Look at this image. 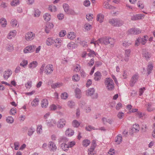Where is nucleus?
Returning a JSON list of instances; mask_svg holds the SVG:
<instances>
[{"mask_svg":"<svg viewBox=\"0 0 155 155\" xmlns=\"http://www.w3.org/2000/svg\"><path fill=\"white\" fill-rule=\"evenodd\" d=\"M109 23L113 26L119 27L124 24V21L118 18H112L109 21Z\"/></svg>","mask_w":155,"mask_h":155,"instance_id":"nucleus-1","label":"nucleus"},{"mask_svg":"<svg viewBox=\"0 0 155 155\" xmlns=\"http://www.w3.org/2000/svg\"><path fill=\"white\" fill-rule=\"evenodd\" d=\"M105 84L107 89L109 91H112L114 88L113 81L110 78H107L105 79Z\"/></svg>","mask_w":155,"mask_h":155,"instance_id":"nucleus-2","label":"nucleus"},{"mask_svg":"<svg viewBox=\"0 0 155 155\" xmlns=\"http://www.w3.org/2000/svg\"><path fill=\"white\" fill-rule=\"evenodd\" d=\"M98 41L101 44L108 45L109 44L113 45L114 43V40L111 38H103L98 39Z\"/></svg>","mask_w":155,"mask_h":155,"instance_id":"nucleus-3","label":"nucleus"},{"mask_svg":"<svg viewBox=\"0 0 155 155\" xmlns=\"http://www.w3.org/2000/svg\"><path fill=\"white\" fill-rule=\"evenodd\" d=\"M148 38L147 35H145L143 38L139 37L135 42V45L138 46L141 43L142 45H144L147 42Z\"/></svg>","mask_w":155,"mask_h":155,"instance_id":"nucleus-4","label":"nucleus"},{"mask_svg":"<svg viewBox=\"0 0 155 155\" xmlns=\"http://www.w3.org/2000/svg\"><path fill=\"white\" fill-rule=\"evenodd\" d=\"M36 48V46L35 45L28 46L24 49L23 52L25 53H27L28 52H31L34 51Z\"/></svg>","mask_w":155,"mask_h":155,"instance_id":"nucleus-5","label":"nucleus"},{"mask_svg":"<svg viewBox=\"0 0 155 155\" xmlns=\"http://www.w3.org/2000/svg\"><path fill=\"white\" fill-rule=\"evenodd\" d=\"M129 33L133 35H136L140 34L141 31L139 28H132L128 31Z\"/></svg>","mask_w":155,"mask_h":155,"instance_id":"nucleus-6","label":"nucleus"},{"mask_svg":"<svg viewBox=\"0 0 155 155\" xmlns=\"http://www.w3.org/2000/svg\"><path fill=\"white\" fill-rule=\"evenodd\" d=\"M139 76L138 74H136L133 76L130 81V86L133 87L134 86Z\"/></svg>","mask_w":155,"mask_h":155,"instance_id":"nucleus-7","label":"nucleus"},{"mask_svg":"<svg viewBox=\"0 0 155 155\" xmlns=\"http://www.w3.org/2000/svg\"><path fill=\"white\" fill-rule=\"evenodd\" d=\"M65 120L63 118L61 119L58 122L57 127L58 128H62L65 125Z\"/></svg>","mask_w":155,"mask_h":155,"instance_id":"nucleus-8","label":"nucleus"},{"mask_svg":"<svg viewBox=\"0 0 155 155\" xmlns=\"http://www.w3.org/2000/svg\"><path fill=\"white\" fill-rule=\"evenodd\" d=\"M54 70L53 67L52 65H48L45 67V72L46 74H51Z\"/></svg>","mask_w":155,"mask_h":155,"instance_id":"nucleus-9","label":"nucleus"},{"mask_svg":"<svg viewBox=\"0 0 155 155\" xmlns=\"http://www.w3.org/2000/svg\"><path fill=\"white\" fill-rule=\"evenodd\" d=\"M35 37V34L32 32H28L25 35V38L27 40H31Z\"/></svg>","mask_w":155,"mask_h":155,"instance_id":"nucleus-10","label":"nucleus"},{"mask_svg":"<svg viewBox=\"0 0 155 155\" xmlns=\"http://www.w3.org/2000/svg\"><path fill=\"white\" fill-rule=\"evenodd\" d=\"M48 147L50 151H55L56 150V146L54 143L53 142L50 141L49 142L48 144Z\"/></svg>","mask_w":155,"mask_h":155,"instance_id":"nucleus-11","label":"nucleus"},{"mask_svg":"<svg viewBox=\"0 0 155 155\" xmlns=\"http://www.w3.org/2000/svg\"><path fill=\"white\" fill-rule=\"evenodd\" d=\"M12 74V72L11 70H8L7 71H5L3 74L4 78L5 80L7 79Z\"/></svg>","mask_w":155,"mask_h":155,"instance_id":"nucleus-12","label":"nucleus"},{"mask_svg":"<svg viewBox=\"0 0 155 155\" xmlns=\"http://www.w3.org/2000/svg\"><path fill=\"white\" fill-rule=\"evenodd\" d=\"M94 79L96 81H99L101 76V73L99 71H97L95 72L94 74Z\"/></svg>","mask_w":155,"mask_h":155,"instance_id":"nucleus-13","label":"nucleus"},{"mask_svg":"<svg viewBox=\"0 0 155 155\" xmlns=\"http://www.w3.org/2000/svg\"><path fill=\"white\" fill-rule=\"evenodd\" d=\"M95 91V89L94 88H89L86 91V95L88 96H92Z\"/></svg>","mask_w":155,"mask_h":155,"instance_id":"nucleus-14","label":"nucleus"},{"mask_svg":"<svg viewBox=\"0 0 155 155\" xmlns=\"http://www.w3.org/2000/svg\"><path fill=\"white\" fill-rule=\"evenodd\" d=\"M53 24L51 23H49L47 24L45 28V30L46 32L47 33H49V30H48L47 28H48L50 30L52 29L54 27Z\"/></svg>","mask_w":155,"mask_h":155,"instance_id":"nucleus-15","label":"nucleus"},{"mask_svg":"<svg viewBox=\"0 0 155 155\" xmlns=\"http://www.w3.org/2000/svg\"><path fill=\"white\" fill-rule=\"evenodd\" d=\"M54 45L58 48H59L61 45V41L60 39H57L54 40Z\"/></svg>","mask_w":155,"mask_h":155,"instance_id":"nucleus-16","label":"nucleus"},{"mask_svg":"<svg viewBox=\"0 0 155 155\" xmlns=\"http://www.w3.org/2000/svg\"><path fill=\"white\" fill-rule=\"evenodd\" d=\"M104 18V15L101 14H98L97 16V20L99 21L100 23H102L103 21Z\"/></svg>","mask_w":155,"mask_h":155,"instance_id":"nucleus-17","label":"nucleus"},{"mask_svg":"<svg viewBox=\"0 0 155 155\" xmlns=\"http://www.w3.org/2000/svg\"><path fill=\"white\" fill-rule=\"evenodd\" d=\"M76 97L78 99L81 97V90L78 88H77L75 90Z\"/></svg>","mask_w":155,"mask_h":155,"instance_id":"nucleus-18","label":"nucleus"},{"mask_svg":"<svg viewBox=\"0 0 155 155\" xmlns=\"http://www.w3.org/2000/svg\"><path fill=\"white\" fill-rule=\"evenodd\" d=\"M153 65L151 63L149 64L147 66V75H148L150 74L151 72L153 69Z\"/></svg>","mask_w":155,"mask_h":155,"instance_id":"nucleus-19","label":"nucleus"},{"mask_svg":"<svg viewBox=\"0 0 155 155\" xmlns=\"http://www.w3.org/2000/svg\"><path fill=\"white\" fill-rule=\"evenodd\" d=\"M141 14H136L132 16L131 19L132 21H135L141 19Z\"/></svg>","mask_w":155,"mask_h":155,"instance_id":"nucleus-20","label":"nucleus"},{"mask_svg":"<svg viewBox=\"0 0 155 155\" xmlns=\"http://www.w3.org/2000/svg\"><path fill=\"white\" fill-rule=\"evenodd\" d=\"M41 106L43 108H46L48 106V102L46 99H43L41 102Z\"/></svg>","mask_w":155,"mask_h":155,"instance_id":"nucleus-21","label":"nucleus"},{"mask_svg":"<svg viewBox=\"0 0 155 155\" xmlns=\"http://www.w3.org/2000/svg\"><path fill=\"white\" fill-rule=\"evenodd\" d=\"M74 133V131L71 129L68 128L65 131V134L69 137L72 136Z\"/></svg>","mask_w":155,"mask_h":155,"instance_id":"nucleus-22","label":"nucleus"},{"mask_svg":"<svg viewBox=\"0 0 155 155\" xmlns=\"http://www.w3.org/2000/svg\"><path fill=\"white\" fill-rule=\"evenodd\" d=\"M67 47L69 49H73L76 48L77 45L74 42H71L68 44Z\"/></svg>","mask_w":155,"mask_h":155,"instance_id":"nucleus-23","label":"nucleus"},{"mask_svg":"<svg viewBox=\"0 0 155 155\" xmlns=\"http://www.w3.org/2000/svg\"><path fill=\"white\" fill-rule=\"evenodd\" d=\"M54 40L52 38H48L46 41V44L48 46L51 45L54 43Z\"/></svg>","mask_w":155,"mask_h":155,"instance_id":"nucleus-24","label":"nucleus"},{"mask_svg":"<svg viewBox=\"0 0 155 155\" xmlns=\"http://www.w3.org/2000/svg\"><path fill=\"white\" fill-rule=\"evenodd\" d=\"M61 147L62 149L64 151L67 150L69 148L68 144L64 143H62L61 144Z\"/></svg>","mask_w":155,"mask_h":155,"instance_id":"nucleus-25","label":"nucleus"},{"mask_svg":"<svg viewBox=\"0 0 155 155\" xmlns=\"http://www.w3.org/2000/svg\"><path fill=\"white\" fill-rule=\"evenodd\" d=\"M39 100L38 98H35L31 102V105L32 107H35L38 104Z\"/></svg>","mask_w":155,"mask_h":155,"instance_id":"nucleus-26","label":"nucleus"},{"mask_svg":"<svg viewBox=\"0 0 155 155\" xmlns=\"http://www.w3.org/2000/svg\"><path fill=\"white\" fill-rule=\"evenodd\" d=\"M6 19L4 18H2L0 19V23L2 27H6L7 24Z\"/></svg>","mask_w":155,"mask_h":155,"instance_id":"nucleus-27","label":"nucleus"},{"mask_svg":"<svg viewBox=\"0 0 155 155\" xmlns=\"http://www.w3.org/2000/svg\"><path fill=\"white\" fill-rule=\"evenodd\" d=\"M38 64L36 61H33L29 64V68H35L37 66Z\"/></svg>","mask_w":155,"mask_h":155,"instance_id":"nucleus-28","label":"nucleus"},{"mask_svg":"<svg viewBox=\"0 0 155 155\" xmlns=\"http://www.w3.org/2000/svg\"><path fill=\"white\" fill-rule=\"evenodd\" d=\"M67 37L68 38L71 40H73L74 38L75 37V35L74 32H71L67 35Z\"/></svg>","mask_w":155,"mask_h":155,"instance_id":"nucleus-29","label":"nucleus"},{"mask_svg":"<svg viewBox=\"0 0 155 155\" xmlns=\"http://www.w3.org/2000/svg\"><path fill=\"white\" fill-rule=\"evenodd\" d=\"M143 55L147 60H148L151 57V54L149 53L147 51H146L145 52L143 53Z\"/></svg>","mask_w":155,"mask_h":155,"instance_id":"nucleus-30","label":"nucleus"},{"mask_svg":"<svg viewBox=\"0 0 155 155\" xmlns=\"http://www.w3.org/2000/svg\"><path fill=\"white\" fill-rule=\"evenodd\" d=\"M16 32L15 30L11 31L8 35V38L9 39L12 38V37H14L16 35Z\"/></svg>","mask_w":155,"mask_h":155,"instance_id":"nucleus-31","label":"nucleus"},{"mask_svg":"<svg viewBox=\"0 0 155 155\" xmlns=\"http://www.w3.org/2000/svg\"><path fill=\"white\" fill-rule=\"evenodd\" d=\"M44 19L47 21H48L51 19V15L48 13H45L43 16Z\"/></svg>","mask_w":155,"mask_h":155,"instance_id":"nucleus-32","label":"nucleus"},{"mask_svg":"<svg viewBox=\"0 0 155 155\" xmlns=\"http://www.w3.org/2000/svg\"><path fill=\"white\" fill-rule=\"evenodd\" d=\"M117 139L115 140V142L117 143V144H120V143L122 141V138L120 134L118 135L116 137Z\"/></svg>","mask_w":155,"mask_h":155,"instance_id":"nucleus-33","label":"nucleus"},{"mask_svg":"<svg viewBox=\"0 0 155 155\" xmlns=\"http://www.w3.org/2000/svg\"><path fill=\"white\" fill-rule=\"evenodd\" d=\"M63 7L64 12L67 13V12H68L69 10L68 5L67 4H64L63 5Z\"/></svg>","mask_w":155,"mask_h":155,"instance_id":"nucleus-34","label":"nucleus"},{"mask_svg":"<svg viewBox=\"0 0 155 155\" xmlns=\"http://www.w3.org/2000/svg\"><path fill=\"white\" fill-rule=\"evenodd\" d=\"M139 131V130L137 128H136L134 127H133L130 130V133L132 135L134 133H137Z\"/></svg>","mask_w":155,"mask_h":155,"instance_id":"nucleus-35","label":"nucleus"},{"mask_svg":"<svg viewBox=\"0 0 155 155\" xmlns=\"http://www.w3.org/2000/svg\"><path fill=\"white\" fill-rule=\"evenodd\" d=\"M72 125L74 127H77L80 125V123L77 120H74L72 122Z\"/></svg>","mask_w":155,"mask_h":155,"instance_id":"nucleus-36","label":"nucleus"},{"mask_svg":"<svg viewBox=\"0 0 155 155\" xmlns=\"http://www.w3.org/2000/svg\"><path fill=\"white\" fill-rule=\"evenodd\" d=\"M6 121L7 123L12 124L13 122L14 119L12 116H8L6 118Z\"/></svg>","mask_w":155,"mask_h":155,"instance_id":"nucleus-37","label":"nucleus"},{"mask_svg":"<svg viewBox=\"0 0 155 155\" xmlns=\"http://www.w3.org/2000/svg\"><path fill=\"white\" fill-rule=\"evenodd\" d=\"M35 131L34 129L32 127L28 129V134L29 136H31Z\"/></svg>","mask_w":155,"mask_h":155,"instance_id":"nucleus-38","label":"nucleus"},{"mask_svg":"<svg viewBox=\"0 0 155 155\" xmlns=\"http://www.w3.org/2000/svg\"><path fill=\"white\" fill-rule=\"evenodd\" d=\"M19 3L18 0H14L11 2V5L12 6H15L18 5Z\"/></svg>","mask_w":155,"mask_h":155,"instance_id":"nucleus-39","label":"nucleus"},{"mask_svg":"<svg viewBox=\"0 0 155 155\" xmlns=\"http://www.w3.org/2000/svg\"><path fill=\"white\" fill-rule=\"evenodd\" d=\"M68 94L66 92H64L62 93L61 95V97L63 99H66L68 97Z\"/></svg>","mask_w":155,"mask_h":155,"instance_id":"nucleus-40","label":"nucleus"},{"mask_svg":"<svg viewBox=\"0 0 155 155\" xmlns=\"http://www.w3.org/2000/svg\"><path fill=\"white\" fill-rule=\"evenodd\" d=\"M147 105L148 106L147 108V110L148 111L150 112L154 110V108L152 107V105L151 104H146V105Z\"/></svg>","mask_w":155,"mask_h":155,"instance_id":"nucleus-41","label":"nucleus"},{"mask_svg":"<svg viewBox=\"0 0 155 155\" xmlns=\"http://www.w3.org/2000/svg\"><path fill=\"white\" fill-rule=\"evenodd\" d=\"M72 79L73 81H79L80 79V77L78 76V74H75L73 76Z\"/></svg>","mask_w":155,"mask_h":155,"instance_id":"nucleus-42","label":"nucleus"},{"mask_svg":"<svg viewBox=\"0 0 155 155\" xmlns=\"http://www.w3.org/2000/svg\"><path fill=\"white\" fill-rule=\"evenodd\" d=\"M11 26L12 27H15L17 24V21L16 19H12L11 22Z\"/></svg>","mask_w":155,"mask_h":155,"instance_id":"nucleus-43","label":"nucleus"},{"mask_svg":"<svg viewBox=\"0 0 155 155\" xmlns=\"http://www.w3.org/2000/svg\"><path fill=\"white\" fill-rule=\"evenodd\" d=\"M90 143V141L88 140H85L83 141V145L86 147H87Z\"/></svg>","mask_w":155,"mask_h":155,"instance_id":"nucleus-44","label":"nucleus"},{"mask_svg":"<svg viewBox=\"0 0 155 155\" xmlns=\"http://www.w3.org/2000/svg\"><path fill=\"white\" fill-rule=\"evenodd\" d=\"M45 66V64H43L40 68L39 70V73L40 74H42L43 71H44V68Z\"/></svg>","mask_w":155,"mask_h":155,"instance_id":"nucleus-45","label":"nucleus"},{"mask_svg":"<svg viewBox=\"0 0 155 155\" xmlns=\"http://www.w3.org/2000/svg\"><path fill=\"white\" fill-rule=\"evenodd\" d=\"M75 103L73 101H70L68 102V106L71 108H72L75 105Z\"/></svg>","mask_w":155,"mask_h":155,"instance_id":"nucleus-46","label":"nucleus"},{"mask_svg":"<svg viewBox=\"0 0 155 155\" xmlns=\"http://www.w3.org/2000/svg\"><path fill=\"white\" fill-rule=\"evenodd\" d=\"M16 113V109L13 107L12 108L10 111V114L12 115H14Z\"/></svg>","mask_w":155,"mask_h":155,"instance_id":"nucleus-47","label":"nucleus"},{"mask_svg":"<svg viewBox=\"0 0 155 155\" xmlns=\"http://www.w3.org/2000/svg\"><path fill=\"white\" fill-rule=\"evenodd\" d=\"M91 28V25L87 23L84 25V28L87 31L89 30Z\"/></svg>","mask_w":155,"mask_h":155,"instance_id":"nucleus-48","label":"nucleus"},{"mask_svg":"<svg viewBox=\"0 0 155 155\" xmlns=\"http://www.w3.org/2000/svg\"><path fill=\"white\" fill-rule=\"evenodd\" d=\"M41 12L38 9H35V16L36 17H38L39 16Z\"/></svg>","mask_w":155,"mask_h":155,"instance_id":"nucleus-49","label":"nucleus"},{"mask_svg":"<svg viewBox=\"0 0 155 155\" xmlns=\"http://www.w3.org/2000/svg\"><path fill=\"white\" fill-rule=\"evenodd\" d=\"M31 81H28L26 84H25V86L26 88H30L31 87Z\"/></svg>","mask_w":155,"mask_h":155,"instance_id":"nucleus-50","label":"nucleus"},{"mask_svg":"<svg viewBox=\"0 0 155 155\" xmlns=\"http://www.w3.org/2000/svg\"><path fill=\"white\" fill-rule=\"evenodd\" d=\"M42 126L40 125L37 127V131L38 134H40L42 132Z\"/></svg>","mask_w":155,"mask_h":155,"instance_id":"nucleus-51","label":"nucleus"},{"mask_svg":"<svg viewBox=\"0 0 155 155\" xmlns=\"http://www.w3.org/2000/svg\"><path fill=\"white\" fill-rule=\"evenodd\" d=\"M28 64L27 61L24 60L20 64V65L25 67Z\"/></svg>","mask_w":155,"mask_h":155,"instance_id":"nucleus-52","label":"nucleus"},{"mask_svg":"<svg viewBox=\"0 0 155 155\" xmlns=\"http://www.w3.org/2000/svg\"><path fill=\"white\" fill-rule=\"evenodd\" d=\"M94 60L93 58H92L90 62L87 63V65L90 66H92L94 63Z\"/></svg>","mask_w":155,"mask_h":155,"instance_id":"nucleus-53","label":"nucleus"},{"mask_svg":"<svg viewBox=\"0 0 155 155\" xmlns=\"http://www.w3.org/2000/svg\"><path fill=\"white\" fill-rule=\"evenodd\" d=\"M93 14H90L88 15H86V18L89 21L91 20L93 18Z\"/></svg>","mask_w":155,"mask_h":155,"instance_id":"nucleus-54","label":"nucleus"},{"mask_svg":"<svg viewBox=\"0 0 155 155\" xmlns=\"http://www.w3.org/2000/svg\"><path fill=\"white\" fill-rule=\"evenodd\" d=\"M14 145L15 146L14 149L15 150H17L18 149V147L19 146V143L18 142H15L14 143Z\"/></svg>","mask_w":155,"mask_h":155,"instance_id":"nucleus-55","label":"nucleus"},{"mask_svg":"<svg viewBox=\"0 0 155 155\" xmlns=\"http://www.w3.org/2000/svg\"><path fill=\"white\" fill-rule=\"evenodd\" d=\"M68 141V139L66 137H63L61 139H60L59 140V142L60 143L63 142L64 143V142H67Z\"/></svg>","mask_w":155,"mask_h":155,"instance_id":"nucleus-56","label":"nucleus"},{"mask_svg":"<svg viewBox=\"0 0 155 155\" xmlns=\"http://www.w3.org/2000/svg\"><path fill=\"white\" fill-rule=\"evenodd\" d=\"M125 55L129 57L130 55V53L131 52L130 50V49H127L125 50Z\"/></svg>","mask_w":155,"mask_h":155,"instance_id":"nucleus-57","label":"nucleus"},{"mask_svg":"<svg viewBox=\"0 0 155 155\" xmlns=\"http://www.w3.org/2000/svg\"><path fill=\"white\" fill-rule=\"evenodd\" d=\"M124 114L122 112H119L118 114L117 117L120 119H122L124 116Z\"/></svg>","mask_w":155,"mask_h":155,"instance_id":"nucleus-58","label":"nucleus"},{"mask_svg":"<svg viewBox=\"0 0 155 155\" xmlns=\"http://www.w3.org/2000/svg\"><path fill=\"white\" fill-rule=\"evenodd\" d=\"M66 34V32L65 31H62L60 32L59 33V36L60 37H62L65 35Z\"/></svg>","mask_w":155,"mask_h":155,"instance_id":"nucleus-59","label":"nucleus"},{"mask_svg":"<svg viewBox=\"0 0 155 155\" xmlns=\"http://www.w3.org/2000/svg\"><path fill=\"white\" fill-rule=\"evenodd\" d=\"M75 143L74 141H71L69 142L68 143V145L69 148L71 147H73L74 145H75Z\"/></svg>","mask_w":155,"mask_h":155,"instance_id":"nucleus-60","label":"nucleus"},{"mask_svg":"<svg viewBox=\"0 0 155 155\" xmlns=\"http://www.w3.org/2000/svg\"><path fill=\"white\" fill-rule=\"evenodd\" d=\"M90 4V2L88 0H85L84 2V5L85 6H88Z\"/></svg>","mask_w":155,"mask_h":155,"instance_id":"nucleus-61","label":"nucleus"},{"mask_svg":"<svg viewBox=\"0 0 155 155\" xmlns=\"http://www.w3.org/2000/svg\"><path fill=\"white\" fill-rule=\"evenodd\" d=\"M122 106V104L120 103H119L116 107V109L117 110H119L121 107Z\"/></svg>","mask_w":155,"mask_h":155,"instance_id":"nucleus-62","label":"nucleus"},{"mask_svg":"<svg viewBox=\"0 0 155 155\" xmlns=\"http://www.w3.org/2000/svg\"><path fill=\"white\" fill-rule=\"evenodd\" d=\"M57 17L59 20H61L64 17V15L62 14H59L57 15Z\"/></svg>","mask_w":155,"mask_h":155,"instance_id":"nucleus-63","label":"nucleus"},{"mask_svg":"<svg viewBox=\"0 0 155 155\" xmlns=\"http://www.w3.org/2000/svg\"><path fill=\"white\" fill-rule=\"evenodd\" d=\"M145 90V88L144 87H143V88H141L140 89V90H139V95L140 96H141V95H142Z\"/></svg>","mask_w":155,"mask_h":155,"instance_id":"nucleus-64","label":"nucleus"}]
</instances>
